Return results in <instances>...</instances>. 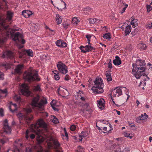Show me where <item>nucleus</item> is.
I'll return each instance as SVG.
<instances>
[{"label": "nucleus", "mask_w": 152, "mask_h": 152, "mask_svg": "<svg viewBox=\"0 0 152 152\" xmlns=\"http://www.w3.org/2000/svg\"><path fill=\"white\" fill-rule=\"evenodd\" d=\"M56 44V45L60 47H66L67 45L66 43L61 39L57 40Z\"/></svg>", "instance_id": "obj_17"}, {"label": "nucleus", "mask_w": 152, "mask_h": 152, "mask_svg": "<svg viewBox=\"0 0 152 152\" xmlns=\"http://www.w3.org/2000/svg\"><path fill=\"white\" fill-rule=\"evenodd\" d=\"M8 138L6 136H4L0 139V142L2 144H4L8 142Z\"/></svg>", "instance_id": "obj_34"}, {"label": "nucleus", "mask_w": 152, "mask_h": 152, "mask_svg": "<svg viewBox=\"0 0 152 152\" xmlns=\"http://www.w3.org/2000/svg\"><path fill=\"white\" fill-rule=\"evenodd\" d=\"M57 67L58 71L61 73L65 75L67 73L68 68L67 66L61 61H60L58 62Z\"/></svg>", "instance_id": "obj_9"}, {"label": "nucleus", "mask_w": 152, "mask_h": 152, "mask_svg": "<svg viewBox=\"0 0 152 152\" xmlns=\"http://www.w3.org/2000/svg\"><path fill=\"white\" fill-rule=\"evenodd\" d=\"M23 111L24 112V114L20 113H18L17 115V116L20 120L24 118L26 122L28 124H29L33 118V116L31 114H30L32 110L30 108H25L23 109Z\"/></svg>", "instance_id": "obj_6"}, {"label": "nucleus", "mask_w": 152, "mask_h": 152, "mask_svg": "<svg viewBox=\"0 0 152 152\" xmlns=\"http://www.w3.org/2000/svg\"><path fill=\"white\" fill-rule=\"evenodd\" d=\"M79 105L80 106L86 108H87L89 106V104L85 102H83L82 103H80Z\"/></svg>", "instance_id": "obj_42"}, {"label": "nucleus", "mask_w": 152, "mask_h": 152, "mask_svg": "<svg viewBox=\"0 0 152 152\" xmlns=\"http://www.w3.org/2000/svg\"><path fill=\"white\" fill-rule=\"evenodd\" d=\"M62 25H63V26L64 27L65 29H66L68 27V24L66 23H62Z\"/></svg>", "instance_id": "obj_55"}, {"label": "nucleus", "mask_w": 152, "mask_h": 152, "mask_svg": "<svg viewBox=\"0 0 152 152\" xmlns=\"http://www.w3.org/2000/svg\"><path fill=\"white\" fill-rule=\"evenodd\" d=\"M119 6L121 8H122V10L121 12V14H123L125 11L126 8L128 6V5L123 2L120 3V5Z\"/></svg>", "instance_id": "obj_29"}, {"label": "nucleus", "mask_w": 152, "mask_h": 152, "mask_svg": "<svg viewBox=\"0 0 152 152\" xmlns=\"http://www.w3.org/2000/svg\"><path fill=\"white\" fill-rule=\"evenodd\" d=\"M23 77L24 79L29 82L34 81L38 82L41 80L38 72L36 71L25 72L23 75Z\"/></svg>", "instance_id": "obj_3"}, {"label": "nucleus", "mask_w": 152, "mask_h": 152, "mask_svg": "<svg viewBox=\"0 0 152 152\" xmlns=\"http://www.w3.org/2000/svg\"><path fill=\"white\" fill-rule=\"evenodd\" d=\"M146 64L145 60H137L136 64H132V72H135L137 69L139 71L140 70L141 72H145L146 69L145 66Z\"/></svg>", "instance_id": "obj_7"}, {"label": "nucleus", "mask_w": 152, "mask_h": 152, "mask_svg": "<svg viewBox=\"0 0 152 152\" xmlns=\"http://www.w3.org/2000/svg\"><path fill=\"white\" fill-rule=\"evenodd\" d=\"M76 152H84V149L81 146H79L77 147V149L76 150Z\"/></svg>", "instance_id": "obj_43"}, {"label": "nucleus", "mask_w": 152, "mask_h": 152, "mask_svg": "<svg viewBox=\"0 0 152 152\" xmlns=\"http://www.w3.org/2000/svg\"><path fill=\"white\" fill-rule=\"evenodd\" d=\"M13 15V13L12 12L10 11H7V20L9 21L11 20Z\"/></svg>", "instance_id": "obj_30"}, {"label": "nucleus", "mask_w": 152, "mask_h": 152, "mask_svg": "<svg viewBox=\"0 0 152 152\" xmlns=\"http://www.w3.org/2000/svg\"><path fill=\"white\" fill-rule=\"evenodd\" d=\"M7 94V89H0V98L2 99L6 97Z\"/></svg>", "instance_id": "obj_26"}, {"label": "nucleus", "mask_w": 152, "mask_h": 152, "mask_svg": "<svg viewBox=\"0 0 152 152\" xmlns=\"http://www.w3.org/2000/svg\"><path fill=\"white\" fill-rule=\"evenodd\" d=\"M76 128V126L75 125H72L70 126V129L72 131H75Z\"/></svg>", "instance_id": "obj_52"}, {"label": "nucleus", "mask_w": 152, "mask_h": 152, "mask_svg": "<svg viewBox=\"0 0 152 152\" xmlns=\"http://www.w3.org/2000/svg\"><path fill=\"white\" fill-rule=\"evenodd\" d=\"M84 95V94L83 93V92L82 91H79L77 93V96L78 98L82 96H83Z\"/></svg>", "instance_id": "obj_51"}, {"label": "nucleus", "mask_w": 152, "mask_h": 152, "mask_svg": "<svg viewBox=\"0 0 152 152\" xmlns=\"http://www.w3.org/2000/svg\"><path fill=\"white\" fill-rule=\"evenodd\" d=\"M90 24H93L95 22L99 23L101 20L96 18H91L89 19Z\"/></svg>", "instance_id": "obj_33"}, {"label": "nucleus", "mask_w": 152, "mask_h": 152, "mask_svg": "<svg viewBox=\"0 0 152 152\" xmlns=\"http://www.w3.org/2000/svg\"><path fill=\"white\" fill-rule=\"evenodd\" d=\"M132 72L134 73V75L137 79H140L141 77L143 75V76H146V77L144 79V81H146V80H148L149 79V78L147 76V75L144 73L145 72H141L140 70L139 71L137 69L135 72Z\"/></svg>", "instance_id": "obj_11"}, {"label": "nucleus", "mask_w": 152, "mask_h": 152, "mask_svg": "<svg viewBox=\"0 0 152 152\" xmlns=\"http://www.w3.org/2000/svg\"><path fill=\"white\" fill-rule=\"evenodd\" d=\"M4 115L3 110L2 108H0V116L2 117Z\"/></svg>", "instance_id": "obj_59"}, {"label": "nucleus", "mask_w": 152, "mask_h": 152, "mask_svg": "<svg viewBox=\"0 0 152 152\" xmlns=\"http://www.w3.org/2000/svg\"><path fill=\"white\" fill-rule=\"evenodd\" d=\"M53 144L55 148L57 149L59 148L60 147V144L58 142V140L53 139Z\"/></svg>", "instance_id": "obj_36"}, {"label": "nucleus", "mask_w": 152, "mask_h": 152, "mask_svg": "<svg viewBox=\"0 0 152 152\" xmlns=\"http://www.w3.org/2000/svg\"><path fill=\"white\" fill-rule=\"evenodd\" d=\"M148 117V115L146 113H144L143 114H141L140 116L136 118V121L138 122L140 120H143L147 119Z\"/></svg>", "instance_id": "obj_28"}, {"label": "nucleus", "mask_w": 152, "mask_h": 152, "mask_svg": "<svg viewBox=\"0 0 152 152\" xmlns=\"http://www.w3.org/2000/svg\"><path fill=\"white\" fill-rule=\"evenodd\" d=\"M98 121L104 124L108 125L109 124V126L110 128H111L112 127V125L109 123V122L108 121H107L105 120H99Z\"/></svg>", "instance_id": "obj_40"}, {"label": "nucleus", "mask_w": 152, "mask_h": 152, "mask_svg": "<svg viewBox=\"0 0 152 152\" xmlns=\"http://www.w3.org/2000/svg\"><path fill=\"white\" fill-rule=\"evenodd\" d=\"M147 28L149 29L152 28V22H151V23L148 24Z\"/></svg>", "instance_id": "obj_64"}, {"label": "nucleus", "mask_w": 152, "mask_h": 152, "mask_svg": "<svg viewBox=\"0 0 152 152\" xmlns=\"http://www.w3.org/2000/svg\"><path fill=\"white\" fill-rule=\"evenodd\" d=\"M102 30L103 31H105L107 32L108 31V28L107 27L104 26L102 28Z\"/></svg>", "instance_id": "obj_62"}, {"label": "nucleus", "mask_w": 152, "mask_h": 152, "mask_svg": "<svg viewBox=\"0 0 152 152\" xmlns=\"http://www.w3.org/2000/svg\"><path fill=\"white\" fill-rule=\"evenodd\" d=\"M54 73L55 74L54 75L55 79L56 80H59L60 79V77L59 75V73L58 72H57V74L55 73L54 72Z\"/></svg>", "instance_id": "obj_48"}, {"label": "nucleus", "mask_w": 152, "mask_h": 152, "mask_svg": "<svg viewBox=\"0 0 152 152\" xmlns=\"http://www.w3.org/2000/svg\"><path fill=\"white\" fill-rule=\"evenodd\" d=\"M23 67V65L19 64L18 65L15 69V74H21L22 73L21 69Z\"/></svg>", "instance_id": "obj_18"}, {"label": "nucleus", "mask_w": 152, "mask_h": 152, "mask_svg": "<svg viewBox=\"0 0 152 152\" xmlns=\"http://www.w3.org/2000/svg\"><path fill=\"white\" fill-rule=\"evenodd\" d=\"M122 90L121 87H117L111 92V95L114 97H118L122 94Z\"/></svg>", "instance_id": "obj_14"}, {"label": "nucleus", "mask_w": 152, "mask_h": 152, "mask_svg": "<svg viewBox=\"0 0 152 152\" xmlns=\"http://www.w3.org/2000/svg\"><path fill=\"white\" fill-rule=\"evenodd\" d=\"M146 9L147 11L149 12L152 10V7L150 5L147 4L146 5Z\"/></svg>", "instance_id": "obj_50"}, {"label": "nucleus", "mask_w": 152, "mask_h": 152, "mask_svg": "<svg viewBox=\"0 0 152 152\" xmlns=\"http://www.w3.org/2000/svg\"><path fill=\"white\" fill-rule=\"evenodd\" d=\"M103 37L104 39L109 40L111 38V34L109 33H105L103 34Z\"/></svg>", "instance_id": "obj_37"}, {"label": "nucleus", "mask_w": 152, "mask_h": 152, "mask_svg": "<svg viewBox=\"0 0 152 152\" xmlns=\"http://www.w3.org/2000/svg\"><path fill=\"white\" fill-rule=\"evenodd\" d=\"M13 99L16 101H19L20 100V97L19 96L15 95L14 96Z\"/></svg>", "instance_id": "obj_49"}, {"label": "nucleus", "mask_w": 152, "mask_h": 152, "mask_svg": "<svg viewBox=\"0 0 152 152\" xmlns=\"http://www.w3.org/2000/svg\"><path fill=\"white\" fill-rule=\"evenodd\" d=\"M94 83V86L91 88V89L93 92L96 94H101L103 93L104 90L103 88L104 85L102 79L100 77H96Z\"/></svg>", "instance_id": "obj_4"}, {"label": "nucleus", "mask_w": 152, "mask_h": 152, "mask_svg": "<svg viewBox=\"0 0 152 152\" xmlns=\"http://www.w3.org/2000/svg\"><path fill=\"white\" fill-rule=\"evenodd\" d=\"M56 20L57 21V24L58 25L61 23L62 20V17L60 16L59 15L57 14L56 15Z\"/></svg>", "instance_id": "obj_32"}, {"label": "nucleus", "mask_w": 152, "mask_h": 152, "mask_svg": "<svg viewBox=\"0 0 152 152\" xmlns=\"http://www.w3.org/2000/svg\"><path fill=\"white\" fill-rule=\"evenodd\" d=\"M139 46L140 48L142 50H145L147 48V47L145 45L142 43H140L139 44Z\"/></svg>", "instance_id": "obj_45"}, {"label": "nucleus", "mask_w": 152, "mask_h": 152, "mask_svg": "<svg viewBox=\"0 0 152 152\" xmlns=\"http://www.w3.org/2000/svg\"><path fill=\"white\" fill-rule=\"evenodd\" d=\"M106 79L108 81H110L112 80V78L111 74L110 72H106L105 74Z\"/></svg>", "instance_id": "obj_41"}, {"label": "nucleus", "mask_w": 152, "mask_h": 152, "mask_svg": "<svg viewBox=\"0 0 152 152\" xmlns=\"http://www.w3.org/2000/svg\"><path fill=\"white\" fill-rule=\"evenodd\" d=\"M131 25H129L127 26L125 28L124 35L125 36H127L128 35L131 31Z\"/></svg>", "instance_id": "obj_27"}, {"label": "nucleus", "mask_w": 152, "mask_h": 152, "mask_svg": "<svg viewBox=\"0 0 152 152\" xmlns=\"http://www.w3.org/2000/svg\"><path fill=\"white\" fill-rule=\"evenodd\" d=\"M108 67L109 69H111L112 67L111 60V59L110 60V61L108 63Z\"/></svg>", "instance_id": "obj_56"}, {"label": "nucleus", "mask_w": 152, "mask_h": 152, "mask_svg": "<svg viewBox=\"0 0 152 152\" xmlns=\"http://www.w3.org/2000/svg\"><path fill=\"white\" fill-rule=\"evenodd\" d=\"M125 137H129L130 139H132V134H126L125 135Z\"/></svg>", "instance_id": "obj_54"}, {"label": "nucleus", "mask_w": 152, "mask_h": 152, "mask_svg": "<svg viewBox=\"0 0 152 152\" xmlns=\"http://www.w3.org/2000/svg\"><path fill=\"white\" fill-rule=\"evenodd\" d=\"M113 63L115 65H119L121 64V62L120 58L118 56L115 57V59L113 61Z\"/></svg>", "instance_id": "obj_25"}, {"label": "nucleus", "mask_w": 152, "mask_h": 152, "mask_svg": "<svg viewBox=\"0 0 152 152\" xmlns=\"http://www.w3.org/2000/svg\"><path fill=\"white\" fill-rule=\"evenodd\" d=\"M17 46L18 48H19V49H20L22 48L23 47V46L21 44H17Z\"/></svg>", "instance_id": "obj_61"}, {"label": "nucleus", "mask_w": 152, "mask_h": 152, "mask_svg": "<svg viewBox=\"0 0 152 152\" xmlns=\"http://www.w3.org/2000/svg\"><path fill=\"white\" fill-rule=\"evenodd\" d=\"M131 21L130 23L133 28H135L138 25L137 20L134 18V16H132L130 19Z\"/></svg>", "instance_id": "obj_19"}, {"label": "nucleus", "mask_w": 152, "mask_h": 152, "mask_svg": "<svg viewBox=\"0 0 152 152\" xmlns=\"http://www.w3.org/2000/svg\"><path fill=\"white\" fill-rule=\"evenodd\" d=\"M137 32V30L136 29H134V31H132L131 33V34L133 35H134L136 34Z\"/></svg>", "instance_id": "obj_63"}, {"label": "nucleus", "mask_w": 152, "mask_h": 152, "mask_svg": "<svg viewBox=\"0 0 152 152\" xmlns=\"http://www.w3.org/2000/svg\"><path fill=\"white\" fill-rule=\"evenodd\" d=\"M80 22V20L77 19V17H74L72 20V23H73L77 24Z\"/></svg>", "instance_id": "obj_47"}, {"label": "nucleus", "mask_w": 152, "mask_h": 152, "mask_svg": "<svg viewBox=\"0 0 152 152\" xmlns=\"http://www.w3.org/2000/svg\"><path fill=\"white\" fill-rule=\"evenodd\" d=\"M31 127L33 132L35 133L38 136L37 137V140L38 144L37 145L41 146L40 144L44 140V139L39 134L42 132L41 128H43L46 131L47 130V125L42 119H39L35 124H31Z\"/></svg>", "instance_id": "obj_1"}, {"label": "nucleus", "mask_w": 152, "mask_h": 152, "mask_svg": "<svg viewBox=\"0 0 152 152\" xmlns=\"http://www.w3.org/2000/svg\"><path fill=\"white\" fill-rule=\"evenodd\" d=\"M17 141H15V143L14 145L13 148V149H10L7 152H19V149L18 147L19 145H20V147H22L23 144L21 143H18V145L16 144Z\"/></svg>", "instance_id": "obj_16"}, {"label": "nucleus", "mask_w": 152, "mask_h": 152, "mask_svg": "<svg viewBox=\"0 0 152 152\" xmlns=\"http://www.w3.org/2000/svg\"><path fill=\"white\" fill-rule=\"evenodd\" d=\"M114 148V152H119L121 151V149L119 148V146L116 144H114L113 145Z\"/></svg>", "instance_id": "obj_39"}, {"label": "nucleus", "mask_w": 152, "mask_h": 152, "mask_svg": "<svg viewBox=\"0 0 152 152\" xmlns=\"http://www.w3.org/2000/svg\"><path fill=\"white\" fill-rule=\"evenodd\" d=\"M70 79V77L68 75H65V77L64 78V79L65 80L68 81Z\"/></svg>", "instance_id": "obj_58"}, {"label": "nucleus", "mask_w": 152, "mask_h": 152, "mask_svg": "<svg viewBox=\"0 0 152 152\" xmlns=\"http://www.w3.org/2000/svg\"><path fill=\"white\" fill-rule=\"evenodd\" d=\"M22 88L21 89V92L24 95L29 96L30 94V92L28 90V86L27 85L23 84L21 85Z\"/></svg>", "instance_id": "obj_15"}, {"label": "nucleus", "mask_w": 152, "mask_h": 152, "mask_svg": "<svg viewBox=\"0 0 152 152\" xmlns=\"http://www.w3.org/2000/svg\"><path fill=\"white\" fill-rule=\"evenodd\" d=\"M64 131L65 133V136L66 137L67 139H68V134L66 132V128H64Z\"/></svg>", "instance_id": "obj_57"}, {"label": "nucleus", "mask_w": 152, "mask_h": 152, "mask_svg": "<svg viewBox=\"0 0 152 152\" xmlns=\"http://www.w3.org/2000/svg\"><path fill=\"white\" fill-rule=\"evenodd\" d=\"M4 75L3 72H0V80L4 79Z\"/></svg>", "instance_id": "obj_60"}, {"label": "nucleus", "mask_w": 152, "mask_h": 152, "mask_svg": "<svg viewBox=\"0 0 152 152\" xmlns=\"http://www.w3.org/2000/svg\"><path fill=\"white\" fill-rule=\"evenodd\" d=\"M33 14L32 12L29 10H24L22 12V15L25 18H28Z\"/></svg>", "instance_id": "obj_20"}, {"label": "nucleus", "mask_w": 152, "mask_h": 152, "mask_svg": "<svg viewBox=\"0 0 152 152\" xmlns=\"http://www.w3.org/2000/svg\"><path fill=\"white\" fill-rule=\"evenodd\" d=\"M88 134V133L87 132L82 131L81 134L79 135L78 139L80 141H81L82 140V137H85L87 136Z\"/></svg>", "instance_id": "obj_31"}, {"label": "nucleus", "mask_w": 152, "mask_h": 152, "mask_svg": "<svg viewBox=\"0 0 152 152\" xmlns=\"http://www.w3.org/2000/svg\"><path fill=\"white\" fill-rule=\"evenodd\" d=\"M10 110L12 112H14L17 110V105L16 104H13L12 102L10 103V105L9 107Z\"/></svg>", "instance_id": "obj_24"}, {"label": "nucleus", "mask_w": 152, "mask_h": 152, "mask_svg": "<svg viewBox=\"0 0 152 152\" xmlns=\"http://www.w3.org/2000/svg\"><path fill=\"white\" fill-rule=\"evenodd\" d=\"M104 101L103 99H100L97 102L98 106L100 109H103L104 108Z\"/></svg>", "instance_id": "obj_22"}, {"label": "nucleus", "mask_w": 152, "mask_h": 152, "mask_svg": "<svg viewBox=\"0 0 152 152\" xmlns=\"http://www.w3.org/2000/svg\"><path fill=\"white\" fill-rule=\"evenodd\" d=\"M121 88L122 89V90L125 91L126 92V94L128 96L127 99H128L129 97V92L128 89L126 88L125 87H121Z\"/></svg>", "instance_id": "obj_46"}, {"label": "nucleus", "mask_w": 152, "mask_h": 152, "mask_svg": "<svg viewBox=\"0 0 152 152\" xmlns=\"http://www.w3.org/2000/svg\"><path fill=\"white\" fill-rule=\"evenodd\" d=\"M42 147L39 145H37L33 146L31 148H27L26 149V152H43ZM45 152H50L48 150H46Z\"/></svg>", "instance_id": "obj_10"}, {"label": "nucleus", "mask_w": 152, "mask_h": 152, "mask_svg": "<svg viewBox=\"0 0 152 152\" xmlns=\"http://www.w3.org/2000/svg\"><path fill=\"white\" fill-rule=\"evenodd\" d=\"M14 52L9 50L4 51L3 52L2 57L3 58H9L13 59L14 58Z\"/></svg>", "instance_id": "obj_13"}, {"label": "nucleus", "mask_w": 152, "mask_h": 152, "mask_svg": "<svg viewBox=\"0 0 152 152\" xmlns=\"http://www.w3.org/2000/svg\"><path fill=\"white\" fill-rule=\"evenodd\" d=\"M85 48L86 51H83V53L92 51L93 50H95V48L91 46V45H86L85 46Z\"/></svg>", "instance_id": "obj_21"}, {"label": "nucleus", "mask_w": 152, "mask_h": 152, "mask_svg": "<svg viewBox=\"0 0 152 152\" xmlns=\"http://www.w3.org/2000/svg\"><path fill=\"white\" fill-rule=\"evenodd\" d=\"M10 34H11L14 41L18 40L19 43H22V44H24L25 43V40L23 39V35L19 32H17L15 33H11Z\"/></svg>", "instance_id": "obj_8"}, {"label": "nucleus", "mask_w": 152, "mask_h": 152, "mask_svg": "<svg viewBox=\"0 0 152 152\" xmlns=\"http://www.w3.org/2000/svg\"><path fill=\"white\" fill-rule=\"evenodd\" d=\"M41 85H37L34 87V90L37 92H40L42 91V90L41 88Z\"/></svg>", "instance_id": "obj_38"}, {"label": "nucleus", "mask_w": 152, "mask_h": 152, "mask_svg": "<svg viewBox=\"0 0 152 152\" xmlns=\"http://www.w3.org/2000/svg\"><path fill=\"white\" fill-rule=\"evenodd\" d=\"M3 130L4 132L7 134H10L11 132V129L8 124L7 119H5L3 122Z\"/></svg>", "instance_id": "obj_12"}, {"label": "nucleus", "mask_w": 152, "mask_h": 152, "mask_svg": "<svg viewBox=\"0 0 152 152\" xmlns=\"http://www.w3.org/2000/svg\"><path fill=\"white\" fill-rule=\"evenodd\" d=\"M6 20L2 18H0V47L4 45L5 42L11 33L8 25L6 24Z\"/></svg>", "instance_id": "obj_2"}, {"label": "nucleus", "mask_w": 152, "mask_h": 152, "mask_svg": "<svg viewBox=\"0 0 152 152\" xmlns=\"http://www.w3.org/2000/svg\"><path fill=\"white\" fill-rule=\"evenodd\" d=\"M79 98H80L81 100V101H83V102H85L86 97L85 95H83V96H81Z\"/></svg>", "instance_id": "obj_53"}, {"label": "nucleus", "mask_w": 152, "mask_h": 152, "mask_svg": "<svg viewBox=\"0 0 152 152\" xmlns=\"http://www.w3.org/2000/svg\"><path fill=\"white\" fill-rule=\"evenodd\" d=\"M39 96L34 97L31 102V106L34 108H35L40 110H43V105L47 104V99L45 97L39 101Z\"/></svg>", "instance_id": "obj_5"}, {"label": "nucleus", "mask_w": 152, "mask_h": 152, "mask_svg": "<svg viewBox=\"0 0 152 152\" xmlns=\"http://www.w3.org/2000/svg\"><path fill=\"white\" fill-rule=\"evenodd\" d=\"M23 52L27 54L28 56L31 57L33 56V51L30 49L25 50L23 51Z\"/></svg>", "instance_id": "obj_35"}, {"label": "nucleus", "mask_w": 152, "mask_h": 152, "mask_svg": "<svg viewBox=\"0 0 152 152\" xmlns=\"http://www.w3.org/2000/svg\"><path fill=\"white\" fill-rule=\"evenodd\" d=\"M52 118L51 120L55 124H57L58 123V120L55 116L53 115L52 116Z\"/></svg>", "instance_id": "obj_44"}, {"label": "nucleus", "mask_w": 152, "mask_h": 152, "mask_svg": "<svg viewBox=\"0 0 152 152\" xmlns=\"http://www.w3.org/2000/svg\"><path fill=\"white\" fill-rule=\"evenodd\" d=\"M31 133V132L28 130H26V133L25 137L28 140L29 137L31 139H33L35 138V135Z\"/></svg>", "instance_id": "obj_23"}]
</instances>
